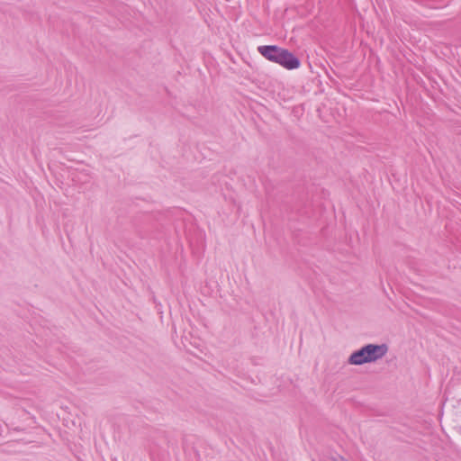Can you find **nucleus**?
I'll return each mask as SVG.
<instances>
[{
  "label": "nucleus",
  "mask_w": 461,
  "mask_h": 461,
  "mask_svg": "<svg viewBox=\"0 0 461 461\" xmlns=\"http://www.w3.org/2000/svg\"><path fill=\"white\" fill-rule=\"evenodd\" d=\"M258 51L266 59L276 63L287 70L296 69L301 66V60L287 49L277 45H261Z\"/></svg>",
  "instance_id": "nucleus-1"
},
{
  "label": "nucleus",
  "mask_w": 461,
  "mask_h": 461,
  "mask_svg": "<svg viewBox=\"0 0 461 461\" xmlns=\"http://www.w3.org/2000/svg\"><path fill=\"white\" fill-rule=\"evenodd\" d=\"M388 351V346L384 343H368L353 351L348 358V363L352 366H362L374 363L383 358Z\"/></svg>",
  "instance_id": "nucleus-2"
},
{
  "label": "nucleus",
  "mask_w": 461,
  "mask_h": 461,
  "mask_svg": "<svg viewBox=\"0 0 461 461\" xmlns=\"http://www.w3.org/2000/svg\"><path fill=\"white\" fill-rule=\"evenodd\" d=\"M326 461H347V460L343 456L337 455V456H330Z\"/></svg>",
  "instance_id": "nucleus-3"
}]
</instances>
